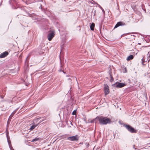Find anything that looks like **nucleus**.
<instances>
[{"label":"nucleus","mask_w":150,"mask_h":150,"mask_svg":"<svg viewBox=\"0 0 150 150\" xmlns=\"http://www.w3.org/2000/svg\"><path fill=\"white\" fill-rule=\"evenodd\" d=\"M96 119H98L99 122L102 125H105L110 123L111 120L107 117H104L103 116L97 117Z\"/></svg>","instance_id":"nucleus-1"},{"label":"nucleus","mask_w":150,"mask_h":150,"mask_svg":"<svg viewBox=\"0 0 150 150\" xmlns=\"http://www.w3.org/2000/svg\"><path fill=\"white\" fill-rule=\"evenodd\" d=\"M125 127L127 130L131 133H136L137 132L132 127L128 125H124Z\"/></svg>","instance_id":"nucleus-2"},{"label":"nucleus","mask_w":150,"mask_h":150,"mask_svg":"<svg viewBox=\"0 0 150 150\" xmlns=\"http://www.w3.org/2000/svg\"><path fill=\"white\" fill-rule=\"evenodd\" d=\"M79 139V137L77 135H76L75 136L69 137H67V139L70 141H78Z\"/></svg>","instance_id":"nucleus-3"},{"label":"nucleus","mask_w":150,"mask_h":150,"mask_svg":"<svg viewBox=\"0 0 150 150\" xmlns=\"http://www.w3.org/2000/svg\"><path fill=\"white\" fill-rule=\"evenodd\" d=\"M114 85L115 87L120 88L124 86L125 85V84L123 83L116 82L114 84Z\"/></svg>","instance_id":"nucleus-4"},{"label":"nucleus","mask_w":150,"mask_h":150,"mask_svg":"<svg viewBox=\"0 0 150 150\" xmlns=\"http://www.w3.org/2000/svg\"><path fill=\"white\" fill-rule=\"evenodd\" d=\"M54 31L52 30L48 34L47 38L49 41L51 40L52 38L54 37Z\"/></svg>","instance_id":"nucleus-5"},{"label":"nucleus","mask_w":150,"mask_h":150,"mask_svg":"<svg viewBox=\"0 0 150 150\" xmlns=\"http://www.w3.org/2000/svg\"><path fill=\"white\" fill-rule=\"evenodd\" d=\"M104 91L105 95L108 94L109 92V87L107 84L104 85Z\"/></svg>","instance_id":"nucleus-6"},{"label":"nucleus","mask_w":150,"mask_h":150,"mask_svg":"<svg viewBox=\"0 0 150 150\" xmlns=\"http://www.w3.org/2000/svg\"><path fill=\"white\" fill-rule=\"evenodd\" d=\"M125 25L124 22L122 21H120L117 23L114 27V28H116L120 26H123Z\"/></svg>","instance_id":"nucleus-7"},{"label":"nucleus","mask_w":150,"mask_h":150,"mask_svg":"<svg viewBox=\"0 0 150 150\" xmlns=\"http://www.w3.org/2000/svg\"><path fill=\"white\" fill-rule=\"evenodd\" d=\"M8 54V52L7 51H5L1 53L0 55V58H3L6 57Z\"/></svg>","instance_id":"nucleus-8"},{"label":"nucleus","mask_w":150,"mask_h":150,"mask_svg":"<svg viewBox=\"0 0 150 150\" xmlns=\"http://www.w3.org/2000/svg\"><path fill=\"white\" fill-rule=\"evenodd\" d=\"M35 1L40 2L39 4L40 5V7H39V8H40L41 9H42L43 8L42 5L44 4L43 0H36Z\"/></svg>","instance_id":"nucleus-9"},{"label":"nucleus","mask_w":150,"mask_h":150,"mask_svg":"<svg viewBox=\"0 0 150 150\" xmlns=\"http://www.w3.org/2000/svg\"><path fill=\"white\" fill-rule=\"evenodd\" d=\"M38 125V124H35L34 123V124L30 127L29 129L30 130H33Z\"/></svg>","instance_id":"nucleus-10"},{"label":"nucleus","mask_w":150,"mask_h":150,"mask_svg":"<svg viewBox=\"0 0 150 150\" xmlns=\"http://www.w3.org/2000/svg\"><path fill=\"white\" fill-rule=\"evenodd\" d=\"M134 57L133 55H130L127 57L126 59L127 61H129L131 59H132Z\"/></svg>","instance_id":"nucleus-11"},{"label":"nucleus","mask_w":150,"mask_h":150,"mask_svg":"<svg viewBox=\"0 0 150 150\" xmlns=\"http://www.w3.org/2000/svg\"><path fill=\"white\" fill-rule=\"evenodd\" d=\"M94 26H95L94 23H92L90 25L91 29L92 30H93L94 29Z\"/></svg>","instance_id":"nucleus-12"},{"label":"nucleus","mask_w":150,"mask_h":150,"mask_svg":"<svg viewBox=\"0 0 150 150\" xmlns=\"http://www.w3.org/2000/svg\"><path fill=\"white\" fill-rule=\"evenodd\" d=\"M17 109H16L11 114L10 116L9 117V118H11L14 115V114L16 112L17 110Z\"/></svg>","instance_id":"nucleus-13"},{"label":"nucleus","mask_w":150,"mask_h":150,"mask_svg":"<svg viewBox=\"0 0 150 150\" xmlns=\"http://www.w3.org/2000/svg\"><path fill=\"white\" fill-rule=\"evenodd\" d=\"M39 139L38 138L36 137L35 138L33 139L31 141V142H34L37 141L39 140Z\"/></svg>","instance_id":"nucleus-14"},{"label":"nucleus","mask_w":150,"mask_h":150,"mask_svg":"<svg viewBox=\"0 0 150 150\" xmlns=\"http://www.w3.org/2000/svg\"><path fill=\"white\" fill-rule=\"evenodd\" d=\"M110 77L111 78V79L110 80V81H113L114 79H113V78L112 75H111V74H110Z\"/></svg>","instance_id":"nucleus-15"},{"label":"nucleus","mask_w":150,"mask_h":150,"mask_svg":"<svg viewBox=\"0 0 150 150\" xmlns=\"http://www.w3.org/2000/svg\"><path fill=\"white\" fill-rule=\"evenodd\" d=\"M68 135H64L63 136V138H67V137H68Z\"/></svg>","instance_id":"nucleus-16"},{"label":"nucleus","mask_w":150,"mask_h":150,"mask_svg":"<svg viewBox=\"0 0 150 150\" xmlns=\"http://www.w3.org/2000/svg\"><path fill=\"white\" fill-rule=\"evenodd\" d=\"M76 112V110H74L72 112V114L73 115H75Z\"/></svg>","instance_id":"nucleus-17"},{"label":"nucleus","mask_w":150,"mask_h":150,"mask_svg":"<svg viewBox=\"0 0 150 150\" xmlns=\"http://www.w3.org/2000/svg\"><path fill=\"white\" fill-rule=\"evenodd\" d=\"M99 7L100 8L101 10H102L103 12V13H105V12L103 8L100 6H99Z\"/></svg>","instance_id":"nucleus-18"},{"label":"nucleus","mask_w":150,"mask_h":150,"mask_svg":"<svg viewBox=\"0 0 150 150\" xmlns=\"http://www.w3.org/2000/svg\"><path fill=\"white\" fill-rule=\"evenodd\" d=\"M59 71H60V72H61V71H62L63 72V73H64V74L65 73L64 71H63L62 70V69H60V70H59Z\"/></svg>","instance_id":"nucleus-19"},{"label":"nucleus","mask_w":150,"mask_h":150,"mask_svg":"<svg viewBox=\"0 0 150 150\" xmlns=\"http://www.w3.org/2000/svg\"><path fill=\"white\" fill-rule=\"evenodd\" d=\"M94 121V120H93L91 121L90 122L91 123H93Z\"/></svg>","instance_id":"nucleus-20"},{"label":"nucleus","mask_w":150,"mask_h":150,"mask_svg":"<svg viewBox=\"0 0 150 150\" xmlns=\"http://www.w3.org/2000/svg\"><path fill=\"white\" fill-rule=\"evenodd\" d=\"M9 147H10V149L11 150V149H12V148H13V147H12V146H9Z\"/></svg>","instance_id":"nucleus-21"},{"label":"nucleus","mask_w":150,"mask_h":150,"mask_svg":"<svg viewBox=\"0 0 150 150\" xmlns=\"http://www.w3.org/2000/svg\"><path fill=\"white\" fill-rule=\"evenodd\" d=\"M35 2V1H34V0H33V1H32V3H33V2Z\"/></svg>","instance_id":"nucleus-22"},{"label":"nucleus","mask_w":150,"mask_h":150,"mask_svg":"<svg viewBox=\"0 0 150 150\" xmlns=\"http://www.w3.org/2000/svg\"><path fill=\"white\" fill-rule=\"evenodd\" d=\"M150 59H149V60H148V62H149V61H150Z\"/></svg>","instance_id":"nucleus-23"},{"label":"nucleus","mask_w":150,"mask_h":150,"mask_svg":"<svg viewBox=\"0 0 150 150\" xmlns=\"http://www.w3.org/2000/svg\"><path fill=\"white\" fill-rule=\"evenodd\" d=\"M11 150H14L13 148H12V149H11Z\"/></svg>","instance_id":"nucleus-24"},{"label":"nucleus","mask_w":150,"mask_h":150,"mask_svg":"<svg viewBox=\"0 0 150 150\" xmlns=\"http://www.w3.org/2000/svg\"><path fill=\"white\" fill-rule=\"evenodd\" d=\"M1 98H3V97H1Z\"/></svg>","instance_id":"nucleus-25"},{"label":"nucleus","mask_w":150,"mask_h":150,"mask_svg":"<svg viewBox=\"0 0 150 150\" xmlns=\"http://www.w3.org/2000/svg\"><path fill=\"white\" fill-rule=\"evenodd\" d=\"M8 143H9V142L8 141Z\"/></svg>","instance_id":"nucleus-26"},{"label":"nucleus","mask_w":150,"mask_h":150,"mask_svg":"<svg viewBox=\"0 0 150 150\" xmlns=\"http://www.w3.org/2000/svg\"><path fill=\"white\" fill-rule=\"evenodd\" d=\"M142 60L143 61V59H142Z\"/></svg>","instance_id":"nucleus-27"}]
</instances>
